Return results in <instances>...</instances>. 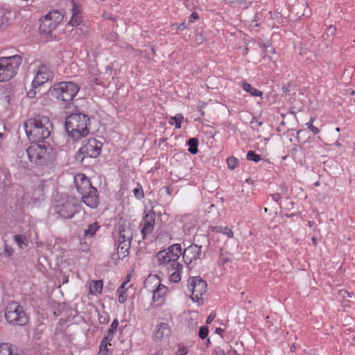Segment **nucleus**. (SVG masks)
<instances>
[{"instance_id": "obj_1", "label": "nucleus", "mask_w": 355, "mask_h": 355, "mask_svg": "<svg viewBox=\"0 0 355 355\" xmlns=\"http://www.w3.org/2000/svg\"><path fill=\"white\" fill-rule=\"evenodd\" d=\"M24 128L30 141L42 142L50 137L53 124L48 117L37 116L27 119L24 123Z\"/></svg>"}, {"instance_id": "obj_2", "label": "nucleus", "mask_w": 355, "mask_h": 355, "mask_svg": "<svg viewBox=\"0 0 355 355\" xmlns=\"http://www.w3.org/2000/svg\"><path fill=\"white\" fill-rule=\"evenodd\" d=\"M90 118L80 112L70 114L66 117L64 127L68 137L78 141L89 133Z\"/></svg>"}, {"instance_id": "obj_3", "label": "nucleus", "mask_w": 355, "mask_h": 355, "mask_svg": "<svg viewBox=\"0 0 355 355\" xmlns=\"http://www.w3.org/2000/svg\"><path fill=\"white\" fill-rule=\"evenodd\" d=\"M73 182L85 205L91 209H96L100 202L99 194L89 179L85 174L78 173L74 177Z\"/></svg>"}, {"instance_id": "obj_4", "label": "nucleus", "mask_w": 355, "mask_h": 355, "mask_svg": "<svg viewBox=\"0 0 355 355\" xmlns=\"http://www.w3.org/2000/svg\"><path fill=\"white\" fill-rule=\"evenodd\" d=\"M80 202L67 194L57 196L52 204V209L60 218L71 219L80 211Z\"/></svg>"}, {"instance_id": "obj_5", "label": "nucleus", "mask_w": 355, "mask_h": 355, "mask_svg": "<svg viewBox=\"0 0 355 355\" xmlns=\"http://www.w3.org/2000/svg\"><path fill=\"white\" fill-rule=\"evenodd\" d=\"M26 153L29 161L37 166H48L55 159L53 148L45 143L40 144L39 142L31 141Z\"/></svg>"}, {"instance_id": "obj_6", "label": "nucleus", "mask_w": 355, "mask_h": 355, "mask_svg": "<svg viewBox=\"0 0 355 355\" xmlns=\"http://www.w3.org/2000/svg\"><path fill=\"white\" fill-rule=\"evenodd\" d=\"M22 62L19 55L0 57V82H6L14 78Z\"/></svg>"}, {"instance_id": "obj_7", "label": "nucleus", "mask_w": 355, "mask_h": 355, "mask_svg": "<svg viewBox=\"0 0 355 355\" xmlns=\"http://www.w3.org/2000/svg\"><path fill=\"white\" fill-rule=\"evenodd\" d=\"M63 14L58 10H53L49 12L46 15L40 19L39 29L43 34L47 35L48 37L54 39L57 37L55 33L56 28L63 21Z\"/></svg>"}, {"instance_id": "obj_8", "label": "nucleus", "mask_w": 355, "mask_h": 355, "mask_svg": "<svg viewBox=\"0 0 355 355\" xmlns=\"http://www.w3.org/2000/svg\"><path fill=\"white\" fill-rule=\"evenodd\" d=\"M79 89V86L75 83L60 82L54 84L49 93L56 99L69 103L73 99Z\"/></svg>"}, {"instance_id": "obj_9", "label": "nucleus", "mask_w": 355, "mask_h": 355, "mask_svg": "<svg viewBox=\"0 0 355 355\" xmlns=\"http://www.w3.org/2000/svg\"><path fill=\"white\" fill-rule=\"evenodd\" d=\"M4 315L6 321L12 326H25L29 321V316L24 307L16 302L7 306Z\"/></svg>"}, {"instance_id": "obj_10", "label": "nucleus", "mask_w": 355, "mask_h": 355, "mask_svg": "<svg viewBox=\"0 0 355 355\" xmlns=\"http://www.w3.org/2000/svg\"><path fill=\"white\" fill-rule=\"evenodd\" d=\"M102 143L95 138H90L83 142L81 148L76 155V159L80 162L85 157L96 158L101 153Z\"/></svg>"}, {"instance_id": "obj_11", "label": "nucleus", "mask_w": 355, "mask_h": 355, "mask_svg": "<svg viewBox=\"0 0 355 355\" xmlns=\"http://www.w3.org/2000/svg\"><path fill=\"white\" fill-rule=\"evenodd\" d=\"M155 284V288L153 291V302L156 303L155 306H162L165 301V295L168 288L160 283L157 275H150L144 282V287L149 288V284Z\"/></svg>"}, {"instance_id": "obj_12", "label": "nucleus", "mask_w": 355, "mask_h": 355, "mask_svg": "<svg viewBox=\"0 0 355 355\" xmlns=\"http://www.w3.org/2000/svg\"><path fill=\"white\" fill-rule=\"evenodd\" d=\"M187 286L191 293V299L198 303L202 301V296L207 292V282L200 277H191L188 279Z\"/></svg>"}, {"instance_id": "obj_13", "label": "nucleus", "mask_w": 355, "mask_h": 355, "mask_svg": "<svg viewBox=\"0 0 355 355\" xmlns=\"http://www.w3.org/2000/svg\"><path fill=\"white\" fill-rule=\"evenodd\" d=\"M53 77V73L50 68L46 64H41L35 71V76L32 82V86L34 88H37L39 86L51 80Z\"/></svg>"}, {"instance_id": "obj_14", "label": "nucleus", "mask_w": 355, "mask_h": 355, "mask_svg": "<svg viewBox=\"0 0 355 355\" xmlns=\"http://www.w3.org/2000/svg\"><path fill=\"white\" fill-rule=\"evenodd\" d=\"M201 249L202 246L196 244H191L184 249L183 253H182V257L189 268H193L196 266V261L200 257Z\"/></svg>"}, {"instance_id": "obj_15", "label": "nucleus", "mask_w": 355, "mask_h": 355, "mask_svg": "<svg viewBox=\"0 0 355 355\" xmlns=\"http://www.w3.org/2000/svg\"><path fill=\"white\" fill-rule=\"evenodd\" d=\"M155 216V211H150L143 217V227L141 230L143 239H146V236L154 230Z\"/></svg>"}, {"instance_id": "obj_16", "label": "nucleus", "mask_w": 355, "mask_h": 355, "mask_svg": "<svg viewBox=\"0 0 355 355\" xmlns=\"http://www.w3.org/2000/svg\"><path fill=\"white\" fill-rule=\"evenodd\" d=\"M81 6L72 1L71 17L69 21V24L71 26H79L83 21Z\"/></svg>"}, {"instance_id": "obj_17", "label": "nucleus", "mask_w": 355, "mask_h": 355, "mask_svg": "<svg viewBox=\"0 0 355 355\" xmlns=\"http://www.w3.org/2000/svg\"><path fill=\"white\" fill-rule=\"evenodd\" d=\"M171 334V329L168 324L161 322L158 324L155 329L153 338L156 341L167 338Z\"/></svg>"}, {"instance_id": "obj_18", "label": "nucleus", "mask_w": 355, "mask_h": 355, "mask_svg": "<svg viewBox=\"0 0 355 355\" xmlns=\"http://www.w3.org/2000/svg\"><path fill=\"white\" fill-rule=\"evenodd\" d=\"M166 250L167 254L171 255V257H172V263H178V259L182 253L181 245L179 243L171 245Z\"/></svg>"}, {"instance_id": "obj_19", "label": "nucleus", "mask_w": 355, "mask_h": 355, "mask_svg": "<svg viewBox=\"0 0 355 355\" xmlns=\"http://www.w3.org/2000/svg\"><path fill=\"white\" fill-rule=\"evenodd\" d=\"M171 270L173 272L170 275V281L174 283H178L181 280V272L183 266L180 263H174L170 264Z\"/></svg>"}, {"instance_id": "obj_20", "label": "nucleus", "mask_w": 355, "mask_h": 355, "mask_svg": "<svg viewBox=\"0 0 355 355\" xmlns=\"http://www.w3.org/2000/svg\"><path fill=\"white\" fill-rule=\"evenodd\" d=\"M156 259L159 265L172 263V257H171V255L167 254L166 250L159 251L156 254Z\"/></svg>"}, {"instance_id": "obj_21", "label": "nucleus", "mask_w": 355, "mask_h": 355, "mask_svg": "<svg viewBox=\"0 0 355 355\" xmlns=\"http://www.w3.org/2000/svg\"><path fill=\"white\" fill-rule=\"evenodd\" d=\"M242 89L250 93L252 96H259L261 99H262L263 92L256 88H254L250 84L248 83L245 81L242 82L241 85Z\"/></svg>"}, {"instance_id": "obj_22", "label": "nucleus", "mask_w": 355, "mask_h": 355, "mask_svg": "<svg viewBox=\"0 0 355 355\" xmlns=\"http://www.w3.org/2000/svg\"><path fill=\"white\" fill-rule=\"evenodd\" d=\"M119 234L127 238H132V231L130 227V224L126 222L120 224L119 227Z\"/></svg>"}, {"instance_id": "obj_23", "label": "nucleus", "mask_w": 355, "mask_h": 355, "mask_svg": "<svg viewBox=\"0 0 355 355\" xmlns=\"http://www.w3.org/2000/svg\"><path fill=\"white\" fill-rule=\"evenodd\" d=\"M13 240L15 243L18 245L19 248L23 250L28 247V239L24 234H16L13 236Z\"/></svg>"}, {"instance_id": "obj_24", "label": "nucleus", "mask_w": 355, "mask_h": 355, "mask_svg": "<svg viewBox=\"0 0 355 355\" xmlns=\"http://www.w3.org/2000/svg\"><path fill=\"white\" fill-rule=\"evenodd\" d=\"M100 226L97 222H94L87 226V229L84 230V238L90 239L93 237Z\"/></svg>"}, {"instance_id": "obj_25", "label": "nucleus", "mask_w": 355, "mask_h": 355, "mask_svg": "<svg viewBox=\"0 0 355 355\" xmlns=\"http://www.w3.org/2000/svg\"><path fill=\"white\" fill-rule=\"evenodd\" d=\"M118 326H119V321L116 318H115L112 321L110 327H109L107 332V335L103 337V338H105V340H113L114 335L116 332Z\"/></svg>"}, {"instance_id": "obj_26", "label": "nucleus", "mask_w": 355, "mask_h": 355, "mask_svg": "<svg viewBox=\"0 0 355 355\" xmlns=\"http://www.w3.org/2000/svg\"><path fill=\"white\" fill-rule=\"evenodd\" d=\"M131 241H118L117 251L118 254L122 255L123 257H125L127 254L129 252V250L130 248Z\"/></svg>"}, {"instance_id": "obj_27", "label": "nucleus", "mask_w": 355, "mask_h": 355, "mask_svg": "<svg viewBox=\"0 0 355 355\" xmlns=\"http://www.w3.org/2000/svg\"><path fill=\"white\" fill-rule=\"evenodd\" d=\"M3 250L0 252V257L1 258H6L11 260L13 259L12 256L15 250L12 246L6 243V241H3Z\"/></svg>"}, {"instance_id": "obj_28", "label": "nucleus", "mask_w": 355, "mask_h": 355, "mask_svg": "<svg viewBox=\"0 0 355 355\" xmlns=\"http://www.w3.org/2000/svg\"><path fill=\"white\" fill-rule=\"evenodd\" d=\"M187 145L189 146L188 151L193 155H196L198 151V139L196 137L190 138L187 141Z\"/></svg>"}, {"instance_id": "obj_29", "label": "nucleus", "mask_w": 355, "mask_h": 355, "mask_svg": "<svg viewBox=\"0 0 355 355\" xmlns=\"http://www.w3.org/2000/svg\"><path fill=\"white\" fill-rule=\"evenodd\" d=\"M210 229L212 232H216L222 233L223 234H225L228 236V238H232L234 236L233 232L230 229H229L227 227H223L221 225H218V226L211 227Z\"/></svg>"}, {"instance_id": "obj_30", "label": "nucleus", "mask_w": 355, "mask_h": 355, "mask_svg": "<svg viewBox=\"0 0 355 355\" xmlns=\"http://www.w3.org/2000/svg\"><path fill=\"white\" fill-rule=\"evenodd\" d=\"M103 288V282L101 280L93 281L90 284V293L92 294L101 293Z\"/></svg>"}, {"instance_id": "obj_31", "label": "nucleus", "mask_w": 355, "mask_h": 355, "mask_svg": "<svg viewBox=\"0 0 355 355\" xmlns=\"http://www.w3.org/2000/svg\"><path fill=\"white\" fill-rule=\"evenodd\" d=\"M112 340H105V338H103L101 342L99 352L97 355H108V345H111Z\"/></svg>"}, {"instance_id": "obj_32", "label": "nucleus", "mask_w": 355, "mask_h": 355, "mask_svg": "<svg viewBox=\"0 0 355 355\" xmlns=\"http://www.w3.org/2000/svg\"><path fill=\"white\" fill-rule=\"evenodd\" d=\"M13 352L12 345L7 343L0 344V355H11Z\"/></svg>"}, {"instance_id": "obj_33", "label": "nucleus", "mask_w": 355, "mask_h": 355, "mask_svg": "<svg viewBox=\"0 0 355 355\" xmlns=\"http://www.w3.org/2000/svg\"><path fill=\"white\" fill-rule=\"evenodd\" d=\"M89 74H90V81L94 83L95 85H100V80L98 79L99 73L98 70L96 68H92L91 70H89Z\"/></svg>"}, {"instance_id": "obj_34", "label": "nucleus", "mask_w": 355, "mask_h": 355, "mask_svg": "<svg viewBox=\"0 0 355 355\" xmlns=\"http://www.w3.org/2000/svg\"><path fill=\"white\" fill-rule=\"evenodd\" d=\"M246 158L248 160L253 161L254 162H259L262 159L261 156L259 154H257L253 150H249L247 153Z\"/></svg>"}, {"instance_id": "obj_35", "label": "nucleus", "mask_w": 355, "mask_h": 355, "mask_svg": "<svg viewBox=\"0 0 355 355\" xmlns=\"http://www.w3.org/2000/svg\"><path fill=\"white\" fill-rule=\"evenodd\" d=\"M227 167L233 170L239 165V159L233 156L227 158Z\"/></svg>"}, {"instance_id": "obj_36", "label": "nucleus", "mask_w": 355, "mask_h": 355, "mask_svg": "<svg viewBox=\"0 0 355 355\" xmlns=\"http://www.w3.org/2000/svg\"><path fill=\"white\" fill-rule=\"evenodd\" d=\"M133 193L135 197L138 200H141L144 198V191L141 184H138L137 187L133 189Z\"/></svg>"}, {"instance_id": "obj_37", "label": "nucleus", "mask_w": 355, "mask_h": 355, "mask_svg": "<svg viewBox=\"0 0 355 355\" xmlns=\"http://www.w3.org/2000/svg\"><path fill=\"white\" fill-rule=\"evenodd\" d=\"M171 119L173 120L175 123V128L180 129L181 128V123L184 120V116L182 114H178L174 116H171Z\"/></svg>"}, {"instance_id": "obj_38", "label": "nucleus", "mask_w": 355, "mask_h": 355, "mask_svg": "<svg viewBox=\"0 0 355 355\" xmlns=\"http://www.w3.org/2000/svg\"><path fill=\"white\" fill-rule=\"evenodd\" d=\"M315 121V118L311 117V118L310 119L309 121L306 123V125H307L308 128H309L311 132H313V133L314 135H316V134L319 133L320 130L318 129V128H317V127H315V126H314V125H313V121Z\"/></svg>"}, {"instance_id": "obj_39", "label": "nucleus", "mask_w": 355, "mask_h": 355, "mask_svg": "<svg viewBox=\"0 0 355 355\" xmlns=\"http://www.w3.org/2000/svg\"><path fill=\"white\" fill-rule=\"evenodd\" d=\"M209 334V329L206 326H202L200 328L198 336L201 339H205Z\"/></svg>"}, {"instance_id": "obj_40", "label": "nucleus", "mask_w": 355, "mask_h": 355, "mask_svg": "<svg viewBox=\"0 0 355 355\" xmlns=\"http://www.w3.org/2000/svg\"><path fill=\"white\" fill-rule=\"evenodd\" d=\"M188 354L187 349L183 345H178V349L175 352V355H187Z\"/></svg>"}, {"instance_id": "obj_41", "label": "nucleus", "mask_w": 355, "mask_h": 355, "mask_svg": "<svg viewBox=\"0 0 355 355\" xmlns=\"http://www.w3.org/2000/svg\"><path fill=\"white\" fill-rule=\"evenodd\" d=\"M199 19V15L198 12H193L189 17H188L189 23H193L195 20Z\"/></svg>"}, {"instance_id": "obj_42", "label": "nucleus", "mask_w": 355, "mask_h": 355, "mask_svg": "<svg viewBox=\"0 0 355 355\" xmlns=\"http://www.w3.org/2000/svg\"><path fill=\"white\" fill-rule=\"evenodd\" d=\"M336 26L331 25L327 29V34L332 35L336 33Z\"/></svg>"}, {"instance_id": "obj_43", "label": "nucleus", "mask_w": 355, "mask_h": 355, "mask_svg": "<svg viewBox=\"0 0 355 355\" xmlns=\"http://www.w3.org/2000/svg\"><path fill=\"white\" fill-rule=\"evenodd\" d=\"M215 317H216V314H215L214 312L211 313L208 315V317H207V318L206 323H207V324H210V323H211V322H212V321L214 320Z\"/></svg>"}, {"instance_id": "obj_44", "label": "nucleus", "mask_w": 355, "mask_h": 355, "mask_svg": "<svg viewBox=\"0 0 355 355\" xmlns=\"http://www.w3.org/2000/svg\"><path fill=\"white\" fill-rule=\"evenodd\" d=\"M103 16L106 18V19H109L113 21H116V17L113 16L112 14H109V13H107L105 12H103Z\"/></svg>"}, {"instance_id": "obj_45", "label": "nucleus", "mask_w": 355, "mask_h": 355, "mask_svg": "<svg viewBox=\"0 0 355 355\" xmlns=\"http://www.w3.org/2000/svg\"><path fill=\"white\" fill-rule=\"evenodd\" d=\"M214 355H225V351L220 347H217L216 349H215L214 351Z\"/></svg>"}, {"instance_id": "obj_46", "label": "nucleus", "mask_w": 355, "mask_h": 355, "mask_svg": "<svg viewBox=\"0 0 355 355\" xmlns=\"http://www.w3.org/2000/svg\"><path fill=\"white\" fill-rule=\"evenodd\" d=\"M123 293L124 292L122 291V293H120L119 295V302L121 304H123L127 300L126 296Z\"/></svg>"}, {"instance_id": "obj_47", "label": "nucleus", "mask_w": 355, "mask_h": 355, "mask_svg": "<svg viewBox=\"0 0 355 355\" xmlns=\"http://www.w3.org/2000/svg\"><path fill=\"white\" fill-rule=\"evenodd\" d=\"M270 196L272 197V200H273L274 201L277 202L281 199V198H282L281 195H280L279 193H272V194H271V195H270Z\"/></svg>"}, {"instance_id": "obj_48", "label": "nucleus", "mask_w": 355, "mask_h": 355, "mask_svg": "<svg viewBox=\"0 0 355 355\" xmlns=\"http://www.w3.org/2000/svg\"><path fill=\"white\" fill-rule=\"evenodd\" d=\"M35 89L36 88L33 87L32 89L29 90L27 92V96L29 97V98H34L35 96V95H36Z\"/></svg>"}, {"instance_id": "obj_49", "label": "nucleus", "mask_w": 355, "mask_h": 355, "mask_svg": "<svg viewBox=\"0 0 355 355\" xmlns=\"http://www.w3.org/2000/svg\"><path fill=\"white\" fill-rule=\"evenodd\" d=\"M132 238H127L126 236H123L122 235H119V239H118V241H132Z\"/></svg>"}, {"instance_id": "obj_50", "label": "nucleus", "mask_w": 355, "mask_h": 355, "mask_svg": "<svg viewBox=\"0 0 355 355\" xmlns=\"http://www.w3.org/2000/svg\"><path fill=\"white\" fill-rule=\"evenodd\" d=\"M187 28V24L185 22L181 23L178 25V29L179 31H183Z\"/></svg>"}, {"instance_id": "obj_51", "label": "nucleus", "mask_w": 355, "mask_h": 355, "mask_svg": "<svg viewBox=\"0 0 355 355\" xmlns=\"http://www.w3.org/2000/svg\"><path fill=\"white\" fill-rule=\"evenodd\" d=\"M205 105H199L197 106V109H198V111L201 114V115H204L205 114V112L203 111V108H204Z\"/></svg>"}, {"instance_id": "obj_52", "label": "nucleus", "mask_w": 355, "mask_h": 355, "mask_svg": "<svg viewBox=\"0 0 355 355\" xmlns=\"http://www.w3.org/2000/svg\"><path fill=\"white\" fill-rule=\"evenodd\" d=\"M127 284V282H123V283L121 285V286L118 289V292L122 293V291L125 292V285Z\"/></svg>"}, {"instance_id": "obj_53", "label": "nucleus", "mask_w": 355, "mask_h": 355, "mask_svg": "<svg viewBox=\"0 0 355 355\" xmlns=\"http://www.w3.org/2000/svg\"><path fill=\"white\" fill-rule=\"evenodd\" d=\"M223 331V329L220 327L216 328L215 330V333L218 334H221V333Z\"/></svg>"}, {"instance_id": "obj_54", "label": "nucleus", "mask_w": 355, "mask_h": 355, "mask_svg": "<svg viewBox=\"0 0 355 355\" xmlns=\"http://www.w3.org/2000/svg\"><path fill=\"white\" fill-rule=\"evenodd\" d=\"M279 12H275L273 13V15H272V16H271V17H272V18H274V19H277V18H278V17H279Z\"/></svg>"}, {"instance_id": "obj_55", "label": "nucleus", "mask_w": 355, "mask_h": 355, "mask_svg": "<svg viewBox=\"0 0 355 355\" xmlns=\"http://www.w3.org/2000/svg\"><path fill=\"white\" fill-rule=\"evenodd\" d=\"M151 355H163V353L161 351H157L155 353H154Z\"/></svg>"}, {"instance_id": "obj_56", "label": "nucleus", "mask_w": 355, "mask_h": 355, "mask_svg": "<svg viewBox=\"0 0 355 355\" xmlns=\"http://www.w3.org/2000/svg\"><path fill=\"white\" fill-rule=\"evenodd\" d=\"M230 353L231 354L230 355H239L235 350L230 351Z\"/></svg>"}, {"instance_id": "obj_57", "label": "nucleus", "mask_w": 355, "mask_h": 355, "mask_svg": "<svg viewBox=\"0 0 355 355\" xmlns=\"http://www.w3.org/2000/svg\"><path fill=\"white\" fill-rule=\"evenodd\" d=\"M295 345H293L291 347V351L292 352H295Z\"/></svg>"}, {"instance_id": "obj_58", "label": "nucleus", "mask_w": 355, "mask_h": 355, "mask_svg": "<svg viewBox=\"0 0 355 355\" xmlns=\"http://www.w3.org/2000/svg\"><path fill=\"white\" fill-rule=\"evenodd\" d=\"M11 355H24V354H21V353H17V352H13L12 354H11Z\"/></svg>"}, {"instance_id": "obj_59", "label": "nucleus", "mask_w": 355, "mask_h": 355, "mask_svg": "<svg viewBox=\"0 0 355 355\" xmlns=\"http://www.w3.org/2000/svg\"><path fill=\"white\" fill-rule=\"evenodd\" d=\"M312 241H313V243L314 244H315V243H316V239H315V237H313V238H312Z\"/></svg>"}, {"instance_id": "obj_60", "label": "nucleus", "mask_w": 355, "mask_h": 355, "mask_svg": "<svg viewBox=\"0 0 355 355\" xmlns=\"http://www.w3.org/2000/svg\"><path fill=\"white\" fill-rule=\"evenodd\" d=\"M314 185H315V186H316V187H318V186H319V185H320V182L318 181V182H315V183H314Z\"/></svg>"}, {"instance_id": "obj_61", "label": "nucleus", "mask_w": 355, "mask_h": 355, "mask_svg": "<svg viewBox=\"0 0 355 355\" xmlns=\"http://www.w3.org/2000/svg\"><path fill=\"white\" fill-rule=\"evenodd\" d=\"M345 293H346L347 294V296H348V297H352V296H351V295H350V293H349L348 291H345Z\"/></svg>"}, {"instance_id": "obj_62", "label": "nucleus", "mask_w": 355, "mask_h": 355, "mask_svg": "<svg viewBox=\"0 0 355 355\" xmlns=\"http://www.w3.org/2000/svg\"><path fill=\"white\" fill-rule=\"evenodd\" d=\"M283 90H284V92H286L288 91V89H287L285 87H283Z\"/></svg>"}, {"instance_id": "obj_63", "label": "nucleus", "mask_w": 355, "mask_h": 355, "mask_svg": "<svg viewBox=\"0 0 355 355\" xmlns=\"http://www.w3.org/2000/svg\"><path fill=\"white\" fill-rule=\"evenodd\" d=\"M167 193H168V194H170V193H171L170 189H169L168 187L167 188Z\"/></svg>"}, {"instance_id": "obj_64", "label": "nucleus", "mask_w": 355, "mask_h": 355, "mask_svg": "<svg viewBox=\"0 0 355 355\" xmlns=\"http://www.w3.org/2000/svg\"><path fill=\"white\" fill-rule=\"evenodd\" d=\"M354 94H355V91H352V92H351V95H354Z\"/></svg>"}]
</instances>
